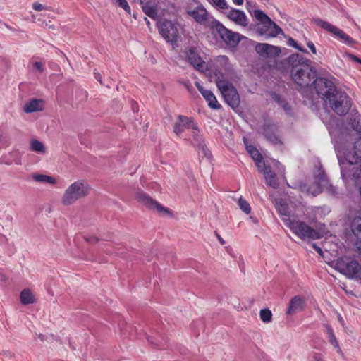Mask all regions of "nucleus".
<instances>
[{
    "label": "nucleus",
    "instance_id": "nucleus-1",
    "mask_svg": "<svg viewBox=\"0 0 361 361\" xmlns=\"http://www.w3.org/2000/svg\"><path fill=\"white\" fill-rule=\"evenodd\" d=\"M286 61L291 79L301 87H307L314 85L317 92L319 81L328 80L326 78H318L317 71L311 66V61L299 54L290 55Z\"/></svg>",
    "mask_w": 361,
    "mask_h": 361
},
{
    "label": "nucleus",
    "instance_id": "nucleus-2",
    "mask_svg": "<svg viewBox=\"0 0 361 361\" xmlns=\"http://www.w3.org/2000/svg\"><path fill=\"white\" fill-rule=\"evenodd\" d=\"M317 94L338 115L344 116L350 110L351 99L346 92L337 89L331 80H321L317 86Z\"/></svg>",
    "mask_w": 361,
    "mask_h": 361
},
{
    "label": "nucleus",
    "instance_id": "nucleus-3",
    "mask_svg": "<svg viewBox=\"0 0 361 361\" xmlns=\"http://www.w3.org/2000/svg\"><path fill=\"white\" fill-rule=\"evenodd\" d=\"M337 158L341 166V174L343 179L353 176V173L360 167V157L355 146L353 149L345 147L337 149Z\"/></svg>",
    "mask_w": 361,
    "mask_h": 361
},
{
    "label": "nucleus",
    "instance_id": "nucleus-4",
    "mask_svg": "<svg viewBox=\"0 0 361 361\" xmlns=\"http://www.w3.org/2000/svg\"><path fill=\"white\" fill-rule=\"evenodd\" d=\"M253 16L260 22L257 25L256 32L264 36L266 39L276 37L279 34H283L282 29L276 25L266 13L261 10H254Z\"/></svg>",
    "mask_w": 361,
    "mask_h": 361
},
{
    "label": "nucleus",
    "instance_id": "nucleus-5",
    "mask_svg": "<svg viewBox=\"0 0 361 361\" xmlns=\"http://www.w3.org/2000/svg\"><path fill=\"white\" fill-rule=\"evenodd\" d=\"M90 190V186L84 180H77L65 190L61 203L64 205H71L78 200L87 197Z\"/></svg>",
    "mask_w": 361,
    "mask_h": 361
},
{
    "label": "nucleus",
    "instance_id": "nucleus-6",
    "mask_svg": "<svg viewBox=\"0 0 361 361\" xmlns=\"http://www.w3.org/2000/svg\"><path fill=\"white\" fill-rule=\"evenodd\" d=\"M216 85L226 102L233 109L238 108L240 104V97L233 84L218 76L216 79Z\"/></svg>",
    "mask_w": 361,
    "mask_h": 361
},
{
    "label": "nucleus",
    "instance_id": "nucleus-7",
    "mask_svg": "<svg viewBox=\"0 0 361 361\" xmlns=\"http://www.w3.org/2000/svg\"><path fill=\"white\" fill-rule=\"evenodd\" d=\"M336 269L349 278L361 281V264L350 257H340L336 262Z\"/></svg>",
    "mask_w": 361,
    "mask_h": 361
},
{
    "label": "nucleus",
    "instance_id": "nucleus-8",
    "mask_svg": "<svg viewBox=\"0 0 361 361\" xmlns=\"http://www.w3.org/2000/svg\"><path fill=\"white\" fill-rule=\"evenodd\" d=\"M288 226L293 233L302 240H317L322 238L317 231L303 221L288 219Z\"/></svg>",
    "mask_w": 361,
    "mask_h": 361
},
{
    "label": "nucleus",
    "instance_id": "nucleus-9",
    "mask_svg": "<svg viewBox=\"0 0 361 361\" xmlns=\"http://www.w3.org/2000/svg\"><path fill=\"white\" fill-rule=\"evenodd\" d=\"M213 30L219 35L223 42L231 47H236L243 37L239 33L226 28L219 21H213Z\"/></svg>",
    "mask_w": 361,
    "mask_h": 361
},
{
    "label": "nucleus",
    "instance_id": "nucleus-10",
    "mask_svg": "<svg viewBox=\"0 0 361 361\" xmlns=\"http://www.w3.org/2000/svg\"><path fill=\"white\" fill-rule=\"evenodd\" d=\"M188 13L192 16L197 23L204 25L211 30H213V27L212 26L214 24L213 21H218L212 16H210L207 11L202 6H197L193 10L188 11Z\"/></svg>",
    "mask_w": 361,
    "mask_h": 361
},
{
    "label": "nucleus",
    "instance_id": "nucleus-11",
    "mask_svg": "<svg viewBox=\"0 0 361 361\" xmlns=\"http://www.w3.org/2000/svg\"><path fill=\"white\" fill-rule=\"evenodd\" d=\"M313 21L317 25L320 26L324 30L337 36L341 39L346 42L348 44H353V43H355V40L353 38L349 37L343 30L333 25L330 23L324 21L320 18H314Z\"/></svg>",
    "mask_w": 361,
    "mask_h": 361
},
{
    "label": "nucleus",
    "instance_id": "nucleus-12",
    "mask_svg": "<svg viewBox=\"0 0 361 361\" xmlns=\"http://www.w3.org/2000/svg\"><path fill=\"white\" fill-rule=\"evenodd\" d=\"M135 198L140 204L145 205L149 209H156L159 212H169L166 208L161 206L142 190H139L136 192Z\"/></svg>",
    "mask_w": 361,
    "mask_h": 361
},
{
    "label": "nucleus",
    "instance_id": "nucleus-13",
    "mask_svg": "<svg viewBox=\"0 0 361 361\" xmlns=\"http://www.w3.org/2000/svg\"><path fill=\"white\" fill-rule=\"evenodd\" d=\"M160 35L171 43L176 42L178 36V30L171 21H164L159 27Z\"/></svg>",
    "mask_w": 361,
    "mask_h": 361
},
{
    "label": "nucleus",
    "instance_id": "nucleus-14",
    "mask_svg": "<svg viewBox=\"0 0 361 361\" xmlns=\"http://www.w3.org/2000/svg\"><path fill=\"white\" fill-rule=\"evenodd\" d=\"M256 52L264 57L274 58L279 56L281 50L279 47L271 45L267 43H257L255 47Z\"/></svg>",
    "mask_w": 361,
    "mask_h": 361
},
{
    "label": "nucleus",
    "instance_id": "nucleus-15",
    "mask_svg": "<svg viewBox=\"0 0 361 361\" xmlns=\"http://www.w3.org/2000/svg\"><path fill=\"white\" fill-rule=\"evenodd\" d=\"M185 54L188 61L195 69L204 71L206 68V63L200 56L195 47H189L185 51Z\"/></svg>",
    "mask_w": 361,
    "mask_h": 361
},
{
    "label": "nucleus",
    "instance_id": "nucleus-16",
    "mask_svg": "<svg viewBox=\"0 0 361 361\" xmlns=\"http://www.w3.org/2000/svg\"><path fill=\"white\" fill-rule=\"evenodd\" d=\"M178 121L176 122L173 126V131L177 135L183 133L185 128L197 130V123H195L191 118L179 115L178 116Z\"/></svg>",
    "mask_w": 361,
    "mask_h": 361
},
{
    "label": "nucleus",
    "instance_id": "nucleus-17",
    "mask_svg": "<svg viewBox=\"0 0 361 361\" xmlns=\"http://www.w3.org/2000/svg\"><path fill=\"white\" fill-rule=\"evenodd\" d=\"M262 129L263 134L268 141L274 145L281 143V140L277 135L278 128L276 124L270 122H265L263 125Z\"/></svg>",
    "mask_w": 361,
    "mask_h": 361
},
{
    "label": "nucleus",
    "instance_id": "nucleus-18",
    "mask_svg": "<svg viewBox=\"0 0 361 361\" xmlns=\"http://www.w3.org/2000/svg\"><path fill=\"white\" fill-rule=\"evenodd\" d=\"M351 231L356 238L355 245L361 256V217H355L350 225Z\"/></svg>",
    "mask_w": 361,
    "mask_h": 361
},
{
    "label": "nucleus",
    "instance_id": "nucleus-19",
    "mask_svg": "<svg viewBox=\"0 0 361 361\" xmlns=\"http://www.w3.org/2000/svg\"><path fill=\"white\" fill-rule=\"evenodd\" d=\"M305 306L304 300L300 296H295L290 300L286 313L288 315L295 314L296 312L302 310Z\"/></svg>",
    "mask_w": 361,
    "mask_h": 361
},
{
    "label": "nucleus",
    "instance_id": "nucleus-20",
    "mask_svg": "<svg viewBox=\"0 0 361 361\" xmlns=\"http://www.w3.org/2000/svg\"><path fill=\"white\" fill-rule=\"evenodd\" d=\"M228 18L236 24L247 26V19L245 13L237 9H231L228 14Z\"/></svg>",
    "mask_w": 361,
    "mask_h": 361
},
{
    "label": "nucleus",
    "instance_id": "nucleus-21",
    "mask_svg": "<svg viewBox=\"0 0 361 361\" xmlns=\"http://www.w3.org/2000/svg\"><path fill=\"white\" fill-rule=\"evenodd\" d=\"M192 132V137H193V144L196 145L199 149L202 151L203 154L206 157H208L210 155V152L208 150L207 145L204 142V140L202 137V136L199 133L198 130H193Z\"/></svg>",
    "mask_w": 361,
    "mask_h": 361
},
{
    "label": "nucleus",
    "instance_id": "nucleus-22",
    "mask_svg": "<svg viewBox=\"0 0 361 361\" xmlns=\"http://www.w3.org/2000/svg\"><path fill=\"white\" fill-rule=\"evenodd\" d=\"M42 109L43 101L37 99L30 100L23 106V111L27 114L42 111Z\"/></svg>",
    "mask_w": 361,
    "mask_h": 361
},
{
    "label": "nucleus",
    "instance_id": "nucleus-23",
    "mask_svg": "<svg viewBox=\"0 0 361 361\" xmlns=\"http://www.w3.org/2000/svg\"><path fill=\"white\" fill-rule=\"evenodd\" d=\"M272 99L275 102H276L283 109V110L287 114L290 115L292 114L291 106L284 97H283L279 94L273 93Z\"/></svg>",
    "mask_w": 361,
    "mask_h": 361
},
{
    "label": "nucleus",
    "instance_id": "nucleus-24",
    "mask_svg": "<svg viewBox=\"0 0 361 361\" xmlns=\"http://www.w3.org/2000/svg\"><path fill=\"white\" fill-rule=\"evenodd\" d=\"M202 95L208 102V105L213 109H219L221 108V105L218 103L216 97L210 90L204 91L202 92Z\"/></svg>",
    "mask_w": 361,
    "mask_h": 361
},
{
    "label": "nucleus",
    "instance_id": "nucleus-25",
    "mask_svg": "<svg viewBox=\"0 0 361 361\" xmlns=\"http://www.w3.org/2000/svg\"><path fill=\"white\" fill-rule=\"evenodd\" d=\"M314 182L324 188H325V186H328L329 181L323 169H318L317 173L314 176Z\"/></svg>",
    "mask_w": 361,
    "mask_h": 361
},
{
    "label": "nucleus",
    "instance_id": "nucleus-26",
    "mask_svg": "<svg viewBox=\"0 0 361 361\" xmlns=\"http://www.w3.org/2000/svg\"><path fill=\"white\" fill-rule=\"evenodd\" d=\"M349 124L355 131L361 133V116L360 114H353L349 119Z\"/></svg>",
    "mask_w": 361,
    "mask_h": 361
},
{
    "label": "nucleus",
    "instance_id": "nucleus-27",
    "mask_svg": "<svg viewBox=\"0 0 361 361\" xmlns=\"http://www.w3.org/2000/svg\"><path fill=\"white\" fill-rule=\"evenodd\" d=\"M267 170L268 171L264 173L267 183L272 188H276L279 186V183L276 178V174L271 171V169H267Z\"/></svg>",
    "mask_w": 361,
    "mask_h": 361
},
{
    "label": "nucleus",
    "instance_id": "nucleus-28",
    "mask_svg": "<svg viewBox=\"0 0 361 361\" xmlns=\"http://www.w3.org/2000/svg\"><path fill=\"white\" fill-rule=\"evenodd\" d=\"M16 164L17 165L21 164V153L18 149H13L9 153V157L6 161V164L10 165L11 164Z\"/></svg>",
    "mask_w": 361,
    "mask_h": 361
},
{
    "label": "nucleus",
    "instance_id": "nucleus-29",
    "mask_svg": "<svg viewBox=\"0 0 361 361\" xmlns=\"http://www.w3.org/2000/svg\"><path fill=\"white\" fill-rule=\"evenodd\" d=\"M20 301L24 305L32 304L35 302L34 297L29 289H24L21 292Z\"/></svg>",
    "mask_w": 361,
    "mask_h": 361
},
{
    "label": "nucleus",
    "instance_id": "nucleus-30",
    "mask_svg": "<svg viewBox=\"0 0 361 361\" xmlns=\"http://www.w3.org/2000/svg\"><path fill=\"white\" fill-rule=\"evenodd\" d=\"M30 150L41 154H45L46 152L44 144L37 140H31Z\"/></svg>",
    "mask_w": 361,
    "mask_h": 361
},
{
    "label": "nucleus",
    "instance_id": "nucleus-31",
    "mask_svg": "<svg viewBox=\"0 0 361 361\" xmlns=\"http://www.w3.org/2000/svg\"><path fill=\"white\" fill-rule=\"evenodd\" d=\"M143 12L150 18H155L157 15V8L148 3L142 5V6Z\"/></svg>",
    "mask_w": 361,
    "mask_h": 361
},
{
    "label": "nucleus",
    "instance_id": "nucleus-32",
    "mask_svg": "<svg viewBox=\"0 0 361 361\" xmlns=\"http://www.w3.org/2000/svg\"><path fill=\"white\" fill-rule=\"evenodd\" d=\"M323 190H324V188L314 182L308 187L307 192L315 197L322 193Z\"/></svg>",
    "mask_w": 361,
    "mask_h": 361
},
{
    "label": "nucleus",
    "instance_id": "nucleus-33",
    "mask_svg": "<svg viewBox=\"0 0 361 361\" xmlns=\"http://www.w3.org/2000/svg\"><path fill=\"white\" fill-rule=\"evenodd\" d=\"M260 319L262 322L265 323H268L271 322L272 319V313L269 309H262L259 312Z\"/></svg>",
    "mask_w": 361,
    "mask_h": 361
},
{
    "label": "nucleus",
    "instance_id": "nucleus-34",
    "mask_svg": "<svg viewBox=\"0 0 361 361\" xmlns=\"http://www.w3.org/2000/svg\"><path fill=\"white\" fill-rule=\"evenodd\" d=\"M238 206L240 207V209L246 214H249L251 212V207L250 204L243 197L239 198Z\"/></svg>",
    "mask_w": 361,
    "mask_h": 361
},
{
    "label": "nucleus",
    "instance_id": "nucleus-35",
    "mask_svg": "<svg viewBox=\"0 0 361 361\" xmlns=\"http://www.w3.org/2000/svg\"><path fill=\"white\" fill-rule=\"evenodd\" d=\"M326 330H327V334L329 335V341L331 343V344L333 345L335 348L340 349L338 343L336 338L334 334V331H333L332 328L330 326L327 325Z\"/></svg>",
    "mask_w": 361,
    "mask_h": 361
},
{
    "label": "nucleus",
    "instance_id": "nucleus-36",
    "mask_svg": "<svg viewBox=\"0 0 361 361\" xmlns=\"http://www.w3.org/2000/svg\"><path fill=\"white\" fill-rule=\"evenodd\" d=\"M11 143V140L8 135L0 134V149L8 147Z\"/></svg>",
    "mask_w": 361,
    "mask_h": 361
},
{
    "label": "nucleus",
    "instance_id": "nucleus-37",
    "mask_svg": "<svg viewBox=\"0 0 361 361\" xmlns=\"http://www.w3.org/2000/svg\"><path fill=\"white\" fill-rule=\"evenodd\" d=\"M246 149L254 161L262 157V154L254 146H252V145L247 146Z\"/></svg>",
    "mask_w": 361,
    "mask_h": 361
},
{
    "label": "nucleus",
    "instance_id": "nucleus-38",
    "mask_svg": "<svg viewBox=\"0 0 361 361\" xmlns=\"http://www.w3.org/2000/svg\"><path fill=\"white\" fill-rule=\"evenodd\" d=\"M34 179L37 181L39 182H45V183H55L56 180L54 178L47 176V175H35L34 176Z\"/></svg>",
    "mask_w": 361,
    "mask_h": 361
},
{
    "label": "nucleus",
    "instance_id": "nucleus-39",
    "mask_svg": "<svg viewBox=\"0 0 361 361\" xmlns=\"http://www.w3.org/2000/svg\"><path fill=\"white\" fill-rule=\"evenodd\" d=\"M287 44L290 47H293L295 48L296 49L299 50L301 52L308 53V51L305 49L300 47L298 44V42L296 41H295L291 37H288V40H287Z\"/></svg>",
    "mask_w": 361,
    "mask_h": 361
},
{
    "label": "nucleus",
    "instance_id": "nucleus-40",
    "mask_svg": "<svg viewBox=\"0 0 361 361\" xmlns=\"http://www.w3.org/2000/svg\"><path fill=\"white\" fill-rule=\"evenodd\" d=\"M255 162L257 167L258 168L259 171L262 172L263 173L267 171V169H271L270 166H266L265 162L263 160V157L255 160Z\"/></svg>",
    "mask_w": 361,
    "mask_h": 361
},
{
    "label": "nucleus",
    "instance_id": "nucleus-41",
    "mask_svg": "<svg viewBox=\"0 0 361 361\" xmlns=\"http://www.w3.org/2000/svg\"><path fill=\"white\" fill-rule=\"evenodd\" d=\"M88 94L87 91L82 89H78L75 91V97L79 102H84L87 99Z\"/></svg>",
    "mask_w": 361,
    "mask_h": 361
},
{
    "label": "nucleus",
    "instance_id": "nucleus-42",
    "mask_svg": "<svg viewBox=\"0 0 361 361\" xmlns=\"http://www.w3.org/2000/svg\"><path fill=\"white\" fill-rule=\"evenodd\" d=\"M212 5L221 8V9H226L228 8V5L225 0H207Z\"/></svg>",
    "mask_w": 361,
    "mask_h": 361
},
{
    "label": "nucleus",
    "instance_id": "nucleus-43",
    "mask_svg": "<svg viewBox=\"0 0 361 361\" xmlns=\"http://www.w3.org/2000/svg\"><path fill=\"white\" fill-rule=\"evenodd\" d=\"M277 209H278L279 212L280 213V214L284 215V216H288V214H289L288 207L287 204H285L284 202H280L278 205Z\"/></svg>",
    "mask_w": 361,
    "mask_h": 361
},
{
    "label": "nucleus",
    "instance_id": "nucleus-44",
    "mask_svg": "<svg viewBox=\"0 0 361 361\" xmlns=\"http://www.w3.org/2000/svg\"><path fill=\"white\" fill-rule=\"evenodd\" d=\"M116 4L122 8L126 13L130 14V8L126 0H116Z\"/></svg>",
    "mask_w": 361,
    "mask_h": 361
},
{
    "label": "nucleus",
    "instance_id": "nucleus-45",
    "mask_svg": "<svg viewBox=\"0 0 361 361\" xmlns=\"http://www.w3.org/2000/svg\"><path fill=\"white\" fill-rule=\"evenodd\" d=\"M324 190L327 191V192L332 195H336L337 194V188L333 185L328 183V186H325Z\"/></svg>",
    "mask_w": 361,
    "mask_h": 361
},
{
    "label": "nucleus",
    "instance_id": "nucleus-46",
    "mask_svg": "<svg viewBox=\"0 0 361 361\" xmlns=\"http://www.w3.org/2000/svg\"><path fill=\"white\" fill-rule=\"evenodd\" d=\"M32 8L37 11H42L43 10H49L48 7L42 5L39 2H35L32 4Z\"/></svg>",
    "mask_w": 361,
    "mask_h": 361
},
{
    "label": "nucleus",
    "instance_id": "nucleus-47",
    "mask_svg": "<svg viewBox=\"0 0 361 361\" xmlns=\"http://www.w3.org/2000/svg\"><path fill=\"white\" fill-rule=\"evenodd\" d=\"M34 68L38 70L40 73H42L44 71V65L39 61H36L34 63Z\"/></svg>",
    "mask_w": 361,
    "mask_h": 361
},
{
    "label": "nucleus",
    "instance_id": "nucleus-48",
    "mask_svg": "<svg viewBox=\"0 0 361 361\" xmlns=\"http://www.w3.org/2000/svg\"><path fill=\"white\" fill-rule=\"evenodd\" d=\"M182 84L185 86V87L189 91V92H192L194 90V88L192 85V84L189 82V81H187V82H182Z\"/></svg>",
    "mask_w": 361,
    "mask_h": 361
},
{
    "label": "nucleus",
    "instance_id": "nucleus-49",
    "mask_svg": "<svg viewBox=\"0 0 361 361\" xmlns=\"http://www.w3.org/2000/svg\"><path fill=\"white\" fill-rule=\"evenodd\" d=\"M307 47L310 49V50L312 51V52L313 54H316L317 53V51H316V47L314 44V43L311 41L308 42L307 44Z\"/></svg>",
    "mask_w": 361,
    "mask_h": 361
},
{
    "label": "nucleus",
    "instance_id": "nucleus-50",
    "mask_svg": "<svg viewBox=\"0 0 361 361\" xmlns=\"http://www.w3.org/2000/svg\"><path fill=\"white\" fill-rule=\"evenodd\" d=\"M86 240L87 242H89L90 243L94 244L99 241V239L97 237L92 236V237L86 238Z\"/></svg>",
    "mask_w": 361,
    "mask_h": 361
},
{
    "label": "nucleus",
    "instance_id": "nucleus-51",
    "mask_svg": "<svg viewBox=\"0 0 361 361\" xmlns=\"http://www.w3.org/2000/svg\"><path fill=\"white\" fill-rule=\"evenodd\" d=\"M312 247L314 249V250L318 253L320 255H322L323 254V251L322 250L321 247H319V246H317L316 244H313L312 245Z\"/></svg>",
    "mask_w": 361,
    "mask_h": 361
},
{
    "label": "nucleus",
    "instance_id": "nucleus-52",
    "mask_svg": "<svg viewBox=\"0 0 361 361\" xmlns=\"http://www.w3.org/2000/svg\"><path fill=\"white\" fill-rule=\"evenodd\" d=\"M215 235L216 236L217 239L219 240V243L223 245L226 243L224 240L221 237V235L215 231Z\"/></svg>",
    "mask_w": 361,
    "mask_h": 361
},
{
    "label": "nucleus",
    "instance_id": "nucleus-53",
    "mask_svg": "<svg viewBox=\"0 0 361 361\" xmlns=\"http://www.w3.org/2000/svg\"><path fill=\"white\" fill-rule=\"evenodd\" d=\"M195 86L197 87V88L198 89L201 94L202 92H204V91H207V90H204L198 82H195Z\"/></svg>",
    "mask_w": 361,
    "mask_h": 361
},
{
    "label": "nucleus",
    "instance_id": "nucleus-54",
    "mask_svg": "<svg viewBox=\"0 0 361 361\" xmlns=\"http://www.w3.org/2000/svg\"><path fill=\"white\" fill-rule=\"evenodd\" d=\"M350 58L354 61H356L359 63H361V59L358 58L357 56H354V55H350Z\"/></svg>",
    "mask_w": 361,
    "mask_h": 361
},
{
    "label": "nucleus",
    "instance_id": "nucleus-55",
    "mask_svg": "<svg viewBox=\"0 0 361 361\" xmlns=\"http://www.w3.org/2000/svg\"><path fill=\"white\" fill-rule=\"evenodd\" d=\"M94 76H95V78L97 79V80H98L101 84H102V76H101L100 73H94Z\"/></svg>",
    "mask_w": 361,
    "mask_h": 361
},
{
    "label": "nucleus",
    "instance_id": "nucleus-56",
    "mask_svg": "<svg viewBox=\"0 0 361 361\" xmlns=\"http://www.w3.org/2000/svg\"><path fill=\"white\" fill-rule=\"evenodd\" d=\"M233 1L236 5H242L243 4V0H233Z\"/></svg>",
    "mask_w": 361,
    "mask_h": 361
},
{
    "label": "nucleus",
    "instance_id": "nucleus-57",
    "mask_svg": "<svg viewBox=\"0 0 361 361\" xmlns=\"http://www.w3.org/2000/svg\"><path fill=\"white\" fill-rule=\"evenodd\" d=\"M314 359L316 360V361H321L322 360V357L319 355H317L316 354L314 356Z\"/></svg>",
    "mask_w": 361,
    "mask_h": 361
},
{
    "label": "nucleus",
    "instance_id": "nucleus-58",
    "mask_svg": "<svg viewBox=\"0 0 361 361\" xmlns=\"http://www.w3.org/2000/svg\"><path fill=\"white\" fill-rule=\"evenodd\" d=\"M133 111H134L135 112L138 111V109H137V106H135L133 105Z\"/></svg>",
    "mask_w": 361,
    "mask_h": 361
},
{
    "label": "nucleus",
    "instance_id": "nucleus-59",
    "mask_svg": "<svg viewBox=\"0 0 361 361\" xmlns=\"http://www.w3.org/2000/svg\"><path fill=\"white\" fill-rule=\"evenodd\" d=\"M145 21L147 22V25H149V21L147 20V18H145Z\"/></svg>",
    "mask_w": 361,
    "mask_h": 361
},
{
    "label": "nucleus",
    "instance_id": "nucleus-60",
    "mask_svg": "<svg viewBox=\"0 0 361 361\" xmlns=\"http://www.w3.org/2000/svg\"><path fill=\"white\" fill-rule=\"evenodd\" d=\"M105 252H108V253H111V250H109L108 249H106L105 250Z\"/></svg>",
    "mask_w": 361,
    "mask_h": 361
},
{
    "label": "nucleus",
    "instance_id": "nucleus-61",
    "mask_svg": "<svg viewBox=\"0 0 361 361\" xmlns=\"http://www.w3.org/2000/svg\"><path fill=\"white\" fill-rule=\"evenodd\" d=\"M145 1V0H140V4H143Z\"/></svg>",
    "mask_w": 361,
    "mask_h": 361
}]
</instances>
